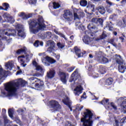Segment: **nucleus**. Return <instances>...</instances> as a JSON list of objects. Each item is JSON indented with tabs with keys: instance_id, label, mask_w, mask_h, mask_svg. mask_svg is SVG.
<instances>
[{
	"instance_id": "49530a36",
	"label": "nucleus",
	"mask_w": 126,
	"mask_h": 126,
	"mask_svg": "<svg viewBox=\"0 0 126 126\" xmlns=\"http://www.w3.org/2000/svg\"><path fill=\"white\" fill-rule=\"evenodd\" d=\"M107 36V32L105 31H103L101 35L100 36L99 39H105Z\"/></svg>"
},
{
	"instance_id": "69168bd1",
	"label": "nucleus",
	"mask_w": 126,
	"mask_h": 126,
	"mask_svg": "<svg viewBox=\"0 0 126 126\" xmlns=\"http://www.w3.org/2000/svg\"><path fill=\"white\" fill-rule=\"evenodd\" d=\"M3 125V120L0 119V126H2Z\"/></svg>"
},
{
	"instance_id": "c9c22d12",
	"label": "nucleus",
	"mask_w": 126,
	"mask_h": 126,
	"mask_svg": "<svg viewBox=\"0 0 126 126\" xmlns=\"http://www.w3.org/2000/svg\"><path fill=\"white\" fill-rule=\"evenodd\" d=\"M39 45H40V46H43L44 45V43H43V42L42 41L36 40L33 44V46H34V47H36V48H37V47H39Z\"/></svg>"
},
{
	"instance_id": "412c9836",
	"label": "nucleus",
	"mask_w": 126,
	"mask_h": 126,
	"mask_svg": "<svg viewBox=\"0 0 126 126\" xmlns=\"http://www.w3.org/2000/svg\"><path fill=\"white\" fill-rule=\"evenodd\" d=\"M59 75L61 77V80L63 83L64 84H65L66 83V76L65 75V73H64L63 72H59Z\"/></svg>"
},
{
	"instance_id": "4d7b16f0",
	"label": "nucleus",
	"mask_w": 126,
	"mask_h": 126,
	"mask_svg": "<svg viewBox=\"0 0 126 126\" xmlns=\"http://www.w3.org/2000/svg\"><path fill=\"white\" fill-rule=\"evenodd\" d=\"M97 18H94L92 19L91 22L94 23H97Z\"/></svg>"
},
{
	"instance_id": "603ef678",
	"label": "nucleus",
	"mask_w": 126,
	"mask_h": 126,
	"mask_svg": "<svg viewBox=\"0 0 126 126\" xmlns=\"http://www.w3.org/2000/svg\"><path fill=\"white\" fill-rule=\"evenodd\" d=\"M57 46L59 49H63V48L64 47V45L61 43L60 42L57 43Z\"/></svg>"
},
{
	"instance_id": "a211bd4d",
	"label": "nucleus",
	"mask_w": 126,
	"mask_h": 126,
	"mask_svg": "<svg viewBox=\"0 0 126 126\" xmlns=\"http://www.w3.org/2000/svg\"><path fill=\"white\" fill-rule=\"evenodd\" d=\"M3 18L7 19L10 23H14V22L15 21L14 18L10 16V15L7 13H4L3 15Z\"/></svg>"
},
{
	"instance_id": "f3484780",
	"label": "nucleus",
	"mask_w": 126,
	"mask_h": 126,
	"mask_svg": "<svg viewBox=\"0 0 126 126\" xmlns=\"http://www.w3.org/2000/svg\"><path fill=\"white\" fill-rule=\"evenodd\" d=\"M122 102V103L121 104L120 106L123 111H125V113H126V100H124V97H120L118 99V102L121 103Z\"/></svg>"
},
{
	"instance_id": "bb28decb",
	"label": "nucleus",
	"mask_w": 126,
	"mask_h": 126,
	"mask_svg": "<svg viewBox=\"0 0 126 126\" xmlns=\"http://www.w3.org/2000/svg\"><path fill=\"white\" fill-rule=\"evenodd\" d=\"M126 123V117L123 118L122 119L120 120V122H119L117 120H115V126H119L121 124H125Z\"/></svg>"
},
{
	"instance_id": "a19ab883",
	"label": "nucleus",
	"mask_w": 126,
	"mask_h": 126,
	"mask_svg": "<svg viewBox=\"0 0 126 126\" xmlns=\"http://www.w3.org/2000/svg\"><path fill=\"white\" fill-rule=\"evenodd\" d=\"M55 47L49 46L47 50V52H48L50 54L51 53H54L55 52Z\"/></svg>"
},
{
	"instance_id": "774afa93",
	"label": "nucleus",
	"mask_w": 126,
	"mask_h": 126,
	"mask_svg": "<svg viewBox=\"0 0 126 126\" xmlns=\"http://www.w3.org/2000/svg\"><path fill=\"white\" fill-rule=\"evenodd\" d=\"M92 68V65H90L88 68L89 71H91Z\"/></svg>"
},
{
	"instance_id": "7c9ffc66",
	"label": "nucleus",
	"mask_w": 126,
	"mask_h": 126,
	"mask_svg": "<svg viewBox=\"0 0 126 126\" xmlns=\"http://www.w3.org/2000/svg\"><path fill=\"white\" fill-rule=\"evenodd\" d=\"M83 14L82 13H74V19H80L81 17H83Z\"/></svg>"
},
{
	"instance_id": "79ce46f5",
	"label": "nucleus",
	"mask_w": 126,
	"mask_h": 126,
	"mask_svg": "<svg viewBox=\"0 0 126 126\" xmlns=\"http://www.w3.org/2000/svg\"><path fill=\"white\" fill-rule=\"evenodd\" d=\"M80 4L81 6L85 7L87 5V1L86 0H81L80 1Z\"/></svg>"
},
{
	"instance_id": "4468645a",
	"label": "nucleus",
	"mask_w": 126,
	"mask_h": 126,
	"mask_svg": "<svg viewBox=\"0 0 126 126\" xmlns=\"http://www.w3.org/2000/svg\"><path fill=\"white\" fill-rule=\"evenodd\" d=\"M63 17L64 19L67 20V21H72L73 19V15L72 13L70 12L69 10H65L64 13L63 14Z\"/></svg>"
},
{
	"instance_id": "f257e3e1",
	"label": "nucleus",
	"mask_w": 126,
	"mask_h": 126,
	"mask_svg": "<svg viewBox=\"0 0 126 126\" xmlns=\"http://www.w3.org/2000/svg\"><path fill=\"white\" fill-rule=\"evenodd\" d=\"M27 82L22 79L10 81L4 84V88L1 91V97H12L17 95V90L19 87H24Z\"/></svg>"
},
{
	"instance_id": "bf43d9fd",
	"label": "nucleus",
	"mask_w": 126,
	"mask_h": 126,
	"mask_svg": "<svg viewBox=\"0 0 126 126\" xmlns=\"http://www.w3.org/2000/svg\"><path fill=\"white\" fill-rule=\"evenodd\" d=\"M32 14H26V19H28V18H30V17H32Z\"/></svg>"
},
{
	"instance_id": "b1692460",
	"label": "nucleus",
	"mask_w": 126,
	"mask_h": 126,
	"mask_svg": "<svg viewBox=\"0 0 126 126\" xmlns=\"http://www.w3.org/2000/svg\"><path fill=\"white\" fill-rule=\"evenodd\" d=\"M32 64L35 67L37 70H38V71H43V67L41 65L38 64L36 61H33L32 62Z\"/></svg>"
},
{
	"instance_id": "09e8293b",
	"label": "nucleus",
	"mask_w": 126,
	"mask_h": 126,
	"mask_svg": "<svg viewBox=\"0 0 126 126\" xmlns=\"http://www.w3.org/2000/svg\"><path fill=\"white\" fill-rule=\"evenodd\" d=\"M8 113L10 118H11V119H12V120H13V116L12 115V110L11 109H9Z\"/></svg>"
},
{
	"instance_id": "423d86ee",
	"label": "nucleus",
	"mask_w": 126,
	"mask_h": 126,
	"mask_svg": "<svg viewBox=\"0 0 126 126\" xmlns=\"http://www.w3.org/2000/svg\"><path fill=\"white\" fill-rule=\"evenodd\" d=\"M116 62L118 63V70L121 73H124L126 70V65L124 64V60L121 57V56L116 55L115 56Z\"/></svg>"
},
{
	"instance_id": "680f3d73",
	"label": "nucleus",
	"mask_w": 126,
	"mask_h": 126,
	"mask_svg": "<svg viewBox=\"0 0 126 126\" xmlns=\"http://www.w3.org/2000/svg\"><path fill=\"white\" fill-rule=\"evenodd\" d=\"M85 95H86V94L85 93H84L83 94V95L81 96V99H83V98L84 99H86V97L84 96H85Z\"/></svg>"
},
{
	"instance_id": "ddd939ff",
	"label": "nucleus",
	"mask_w": 126,
	"mask_h": 126,
	"mask_svg": "<svg viewBox=\"0 0 126 126\" xmlns=\"http://www.w3.org/2000/svg\"><path fill=\"white\" fill-rule=\"evenodd\" d=\"M61 96H63V98L62 99L63 102V104L66 105V106H68V108H69L71 112L72 111V108H71V107L70 106V101H69V98L67 96L64 95V93H62V94H60Z\"/></svg>"
},
{
	"instance_id": "7ed1b4c3",
	"label": "nucleus",
	"mask_w": 126,
	"mask_h": 126,
	"mask_svg": "<svg viewBox=\"0 0 126 126\" xmlns=\"http://www.w3.org/2000/svg\"><path fill=\"white\" fill-rule=\"evenodd\" d=\"M17 55H20V54H24L22 56H20L18 57V61L19 63H20L21 65L23 67H25L27 64H24L25 63V61L26 63H28L29 61H30V59H32V57H33V54L31 53L30 51H27V48L26 47H24L23 48L19 49L17 51Z\"/></svg>"
},
{
	"instance_id": "f8f14e48",
	"label": "nucleus",
	"mask_w": 126,
	"mask_h": 126,
	"mask_svg": "<svg viewBox=\"0 0 126 126\" xmlns=\"http://www.w3.org/2000/svg\"><path fill=\"white\" fill-rule=\"evenodd\" d=\"M80 78V74L78 73V70L76 69L75 71L71 74L69 82L75 84V81L76 79H79Z\"/></svg>"
},
{
	"instance_id": "3c124183",
	"label": "nucleus",
	"mask_w": 126,
	"mask_h": 126,
	"mask_svg": "<svg viewBox=\"0 0 126 126\" xmlns=\"http://www.w3.org/2000/svg\"><path fill=\"white\" fill-rule=\"evenodd\" d=\"M3 118L4 119V124H8L9 123V120L7 119L6 116H4Z\"/></svg>"
},
{
	"instance_id": "58836bf2",
	"label": "nucleus",
	"mask_w": 126,
	"mask_h": 126,
	"mask_svg": "<svg viewBox=\"0 0 126 126\" xmlns=\"http://www.w3.org/2000/svg\"><path fill=\"white\" fill-rule=\"evenodd\" d=\"M87 7L91 9L92 11H95V6L94 4L89 3Z\"/></svg>"
},
{
	"instance_id": "4be33fe9",
	"label": "nucleus",
	"mask_w": 126,
	"mask_h": 126,
	"mask_svg": "<svg viewBox=\"0 0 126 126\" xmlns=\"http://www.w3.org/2000/svg\"><path fill=\"white\" fill-rule=\"evenodd\" d=\"M5 73H6V71L3 70V69H2V67H1V66H0V84H1V82H2V80H1V78H2V77H5V76H6Z\"/></svg>"
},
{
	"instance_id": "0eeeda50",
	"label": "nucleus",
	"mask_w": 126,
	"mask_h": 126,
	"mask_svg": "<svg viewBox=\"0 0 126 126\" xmlns=\"http://www.w3.org/2000/svg\"><path fill=\"white\" fill-rule=\"evenodd\" d=\"M95 60L98 63H109V59L104 56V53L102 52H98L96 53V57H95Z\"/></svg>"
},
{
	"instance_id": "c03bdc74",
	"label": "nucleus",
	"mask_w": 126,
	"mask_h": 126,
	"mask_svg": "<svg viewBox=\"0 0 126 126\" xmlns=\"http://www.w3.org/2000/svg\"><path fill=\"white\" fill-rule=\"evenodd\" d=\"M87 27L89 30H92L96 28V27H95V26H94L93 23L89 24Z\"/></svg>"
},
{
	"instance_id": "473e14b6",
	"label": "nucleus",
	"mask_w": 126,
	"mask_h": 126,
	"mask_svg": "<svg viewBox=\"0 0 126 126\" xmlns=\"http://www.w3.org/2000/svg\"><path fill=\"white\" fill-rule=\"evenodd\" d=\"M98 71L101 74H104V73H106V69L104 66H99Z\"/></svg>"
},
{
	"instance_id": "a18cd8bd",
	"label": "nucleus",
	"mask_w": 126,
	"mask_h": 126,
	"mask_svg": "<svg viewBox=\"0 0 126 126\" xmlns=\"http://www.w3.org/2000/svg\"><path fill=\"white\" fill-rule=\"evenodd\" d=\"M45 35L47 39H51V38H52V32H46Z\"/></svg>"
},
{
	"instance_id": "9d476101",
	"label": "nucleus",
	"mask_w": 126,
	"mask_h": 126,
	"mask_svg": "<svg viewBox=\"0 0 126 126\" xmlns=\"http://www.w3.org/2000/svg\"><path fill=\"white\" fill-rule=\"evenodd\" d=\"M30 81H32V82H35V84L36 88H37V90H42L44 88V82L41 81L40 79L35 78L32 77L30 79Z\"/></svg>"
},
{
	"instance_id": "f03ea898",
	"label": "nucleus",
	"mask_w": 126,
	"mask_h": 126,
	"mask_svg": "<svg viewBox=\"0 0 126 126\" xmlns=\"http://www.w3.org/2000/svg\"><path fill=\"white\" fill-rule=\"evenodd\" d=\"M30 25V32L32 34H37L41 30L43 31L46 29L44 24L43 17L39 16L37 20H30L28 22Z\"/></svg>"
},
{
	"instance_id": "6ab92c4d",
	"label": "nucleus",
	"mask_w": 126,
	"mask_h": 126,
	"mask_svg": "<svg viewBox=\"0 0 126 126\" xmlns=\"http://www.w3.org/2000/svg\"><path fill=\"white\" fill-rule=\"evenodd\" d=\"M93 40H94V37H90L88 35H86L83 38V41L86 45H89Z\"/></svg>"
},
{
	"instance_id": "a878e982",
	"label": "nucleus",
	"mask_w": 126,
	"mask_h": 126,
	"mask_svg": "<svg viewBox=\"0 0 126 126\" xmlns=\"http://www.w3.org/2000/svg\"><path fill=\"white\" fill-rule=\"evenodd\" d=\"M117 26L120 27H123V28H126V21L125 19H123V22L119 21L117 24Z\"/></svg>"
},
{
	"instance_id": "0e129e2a",
	"label": "nucleus",
	"mask_w": 126,
	"mask_h": 126,
	"mask_svg": "<svg viewBox=\"0 0 126 126\" xmlns=\"http://www.w3.org/2000/svg\"><path fill=\"white\" fill-rule=\"evenodd\" d=\"M106 2H107V3H108V4H109V5H113V3H112L111 1H109V0H107Z\"/></svg>"
},
{
	"instance_id": "13d9d810",
	"label": "nucleus",
	"mask_w": 126,
	"mask_h": 126,
	"mask_svg": "<svg viewBox=\"0 0 126 126\" xmlns=\"http://www.w3.org/2000/svg\"><path fill=\"white\" fill-rule=\"evenodd\" d=\"M17 112L19 113L20 115H22V113H23V109H19L17 110Z\"/></svg>"
},
{
	"instance_id": "37998d69",
	"label": "nucleus",
	"mask_w": 126,
	"mask_h": 126,
	"mask_svg": "<svg viewBox=\"0 0 126 126\" xmlns=\"http://www.w3.org/2000/svg\"><path fill=\"white\" fill-rule=\"evenodd\" d=\"M61 7V5L58 2H53V8L54 9H57V8H60Z\"/></svg>"
},
{
	"instance_id": "864d4df0",
	"label": "nucleus",
	"mask_w": 126,
	"mask_h": 126,
	"mask_svg": "<svg viewBox=\"0 0 126 126\" xmlns=\"http://www.w3.org/2000/svg\"><path fill=\"white\" fill-rule=\"evenodd\" d=\"M96 23H99L100 25H102V24H103V19L101 18H97Z\"/></svg>"
},
{
	"instance_id": "c85d7f7f",
	"label": "nucleus",
	"mask_w": 126,
	"mask_h": 126,
	"mask_svg": "<svg viewBox=\"0 0 126 126\" xmlns=\"http://www.w3.org/2000/svg\"><path fill=\"white\" fill-rule=\"evenodd\" d=\"M74 50L76 55L78 56V58H81V56H82V53H81L80 49L77 47H75Z\"/></svg>"
},
{
	"instance_id": "20e7f679",
	"label": "nucleus",
	"mask_w": 126,
	"mask_h": 126,
	"mask_svg": "<svg viewBox=\"0 0 126 126\" xmlns=\"http://www.w3.org/2000/svg\"><path fill=\"white\" fill-rule=\"evenodd\" d=\"M83 116V117L81 119V123L83 126H93V113L91 111L86 109Z\"/></svg>"
},
{
	"instance_id": "052dcab7",
	"label": "nucleus",
	"mask_w": 126,
	"mask_h": 126,
	"mask_svg": "<svg viewBox=\"0 0 126 126\" xmlns=\"http://www.w3.org/2000/svg\"><path fill=\"white\" fill-rule=\"evenodd\" d=\"M65 126H71V123L69 122H66L65 124Z\"/></svg>"
},
{
	"instance_id": "5fc2aeb1",
	"label": "nucleus",
	"mask_w": 126,
	"mask_h": 126,
	"mask_svg": "<svg viewBox=\"0 0 126 126\" xmlns=\"http://www.w3.org/2000/svg\"><path fill=\"white\" fill-rule=\"evenodd\" d=\"M5 114H6V110H5L4 108H3L1 111V115L3 116V117L5 116Z\"/></svg>"
},
{
	"instance_id": "de8ad7c7",
	"label": "nucleus",
	"mask_w": 126,
	"mask_h": 126,
	"mask_svg": "<svg viewBox=\"0 0 126 126\" xmlns=\"http://www.w3.org/2000/svg\"><path fill=\"white\" fill-rule=\"evenodd\" d=\"M28 1L30 4H33L35 5V4L37 3V0H28Z\"/></svg>"
},
{
	"instance_id": "6e6552de",
	"label": "nucleus",
	"mask_w": 126,
	"mask_h": 126,
	"mask_svg": "<svg viewBox=\"0 0 126 126\" xmlns=\"http://www.w3.org/2000/svg\"><path fill=\"white\" fill-rule=\"evenodd\" d=\"M102 105H104L105 108L107 110H112V108L115 111L117 110V105H115V103L113 102H109V99H104L101 101Z\"/></svg>"
},
{
	"instance_id": "8fccbe9b",
	"label": "nucleus",
	"mask_w": 126,
	"mask_h": 126,
	"mask_svg": "<svg viewBox=\"0 0 126 126\" xmlns=\"http://www.w3.org/2000/svg\"><path fill=\"white\" fill-rule=\"evenodd\" d=\"M83 109V106L80 105H77L76 107V111H81Z\"/></svg>"
},
{
	"instance_id": "72a5a7b5",
	"label": "nucleus",
	"mask_w": 126,
	"mask_h": 126,
	"mask_svg": "<svg viewBox=\"0 0 126 126\" xmlns=\"http://www.w3.org/2000/svg\"><path fill=\"white\" fill-rule=\"evenodd\" d=\"M2 5L3 7H5V8L0 6V10H7V9H8V7H9V5L7 3H3Z\"/></svg>"
},
{
	"instance_id": "39448f33",
	"label": "nucleus",
	"mask_w": 126,
	"mask_h": 126,
	"mask_svg": "<svg viewBox=\"0 0 126 126\" xmlns=\"http://www.w3.org/2000/svg\"><path fill=\"white\" fill-rule=\"evenodd\" d=\"M17 32L15 30L6 29L0 30V38H2V40H6L7 44L11 43V38L9 39L10 36H16Z\"/></svg>"
},
{
	"instance_id": "e433bc0d",
	"label": "nucleus",
	"mask_w": 126,
	"mask_h": 126,
	"mask_svg": "<svg viewBox=\"0 0 126 126\" xmlns=\"http://www.w3.org/2000/svg\"><path fill=\"white\" fill-rule=\"evenodd\" d=\"M113 81H114L113 78H109L106 80L105 82V84L106 85H111V84H112Z\"/></svg>"
},
{
	"instance_id": "c756f323",
	"label": "nucleus",
	"mask_w": 126,
	"mask_h": 126,
	"mask_svg": "<svg viewBox=\"0 0 126 126\" xmlns=\"http://www.w3.org/2000/svg\"><path fill=\"white\" fill-rule=\"evenodd\" d=\"M106 28L108 29L109 31H112L113 28V24H112V22H110L106 23L105 25V29H106Z\"/></svg>"
},
{
	"instance_id": "f704fd0d",
	"label": "nucleus",
	"mask_w": 126,
	"mask_h": 126,
	"mask_svg": "<svg viewBox=\"0 0 126 126\" xmlns=\"http://www.w3.org/2000/svg\"><path fill=\"white\" fill-rule=\"evenodd\" d=\"M97 10L99 11L100 14H104L105 12H106V10H105V8H103V6H100L97 8Z\"/></svg>"
},
{
	"instance_id": "aec40b11",
	"label": "nucleus",
	"mask_w": 126,
	"mask_h": 126,
	"mask_svg": "<svg viewBox=\"0 0 126 126\" xmlns=\"http://www.w3.org/2000/svg\"><path fill=\"white\" fill-rule=\"evenodd\" d=\"M5 69L8 70H11L13 66H14V62L13 61H9L5 63Z\"/></svg>"
},
{
	"instance_id": "338daca9",
	"label": "nucleus",
	"mask_w": 126,
	"mask_h": 126,
	"mask_svg": "<svg viewBox=\"0 0 126 126\" xmlns=\"http://www.w3.org/2000/svg\"><path fill=\"white\" fill-rule=\"evenodd\" d=\"M55 58L57 60H60V55H55Z\"/></svg>"
},
{
	"instance_id": "393cba45",
	"label": "nucleus",
	"mask_w": 126,
	"mask_h": 126,
	"mask_svg": "<svg viewBox=\"0 0 126 126\" xmlns=\"http://www.w3.org/2000/svg\"><path fill=\"white\" fill-rule=\"evenodd\" d=\"M75 27H78V29L82 30V31H84V30H85V28L82 25V23L80 22H76Z\"/></svg>"
},
{
	"instance_id": "5701e85b",
	"label": "nucleus",
	"mask_w": 126,
	"mask_h": 126,
	"mask_svg": "<svg viewBox=\"0 0 126 126\" xmlns=\"http://www.w3.org/2000/svg\"><path fill=\"white\" fill-rule=\"evenodd\" d=\"M117 41H118V39L116 40L114 39H111L109 41V43H110V44H111V45H112L116 49H118V48H120L121 43H119L118 45H117V43L116 42Z\"/></svg>"
},
{
	"instance_id": "6e6d98bb",
	"label": "nucleus",
	"mask_w": 126,
	"mask_h": 126,
	"mask_svg": "<svg viewBox=\"0 0 126 126\" xmlns=\"http://www.w3.org/2000/svg\"><path fill=\"white\" fill-rule=\"evenodd\" d=\"M74 68H75V67H70L67 69V71H68V72H71V71L74 70Z\"/></svg>"
},
{
	"instance_id": "1a4fd4ad",
	"label": "nucleus",
	"mask_w": 126,
	"mask_h": 126,
	"mask_svg": "<svg viewBox=\"0 0 126 126\" xmlns=\"http://www.w3.org/2000/svg\"><path fill=\"white\" fill-rule=\"evenodd\" d=\"M15 27L18 30V36L24 39V38L26 37V34L25 33V31H24V27L21 24H15Z\"/></svg>"
},
{
	"instance_id": "ea45409f",
	"label": "nucleus",
	"mask_w": 126,
	"mask_h": 126,
	"mask_svg": "<svg viewBox=\"0 0 126 126\" xmlns=\"http://www.w3.org/2000/svg\"><path fill=\"white\" fill-rule=\"evenodd\" d=\"M18 16H19V17H21L23 19H26L27 18L26 14H25V13H24V12L19 13Z\"/></svg>"
},
{
	"instance_id": "cd10ccee",
	"label": "nucleus",
	"mask_w": 126,
	"mask_h": 126,
	"mask_svg": "<svg viewBox=\"0 0 126 126\" xmlns=\"http://www.w3.org/2000/svg\"><path fill=\"white\" fill-rule=\"evenodd\" d=\"M55 70H50L49 72L47 73V76L48 78H53L55 77Z\"/></svg>"
},
{
	"instance_id": "9b49d317",
	"label": "nucleus",
	"mask_w": 126,
	"mask_h": 126,
	"mask_svg": "<svg viewBox=\"0 0 126 126\" xmlns=\"http://www.w3.org/2000/svg\"><path fill=\"white\" fill-rule=\"evenodd\" d=\"M57 61H56L55 59L49 56H46L45 58L42 59V63H43L46 66H49V65H50V63L51 64L55 63Z\"/></svg>"
},
{
	"instance_id": "dca6fc26",
	"label": "nucleus",
	"mask_w": 126,
	"mask_h": 126,
	"mask_svg": "<svg viewBox=\"0 0 126 126\" xmlns=\"http://www.w3.org/2000/svg\"><path fill=\"white\" fill-rule=\"evenodd\" d=\"M82 90H83V88L81 87V85L77 84V86L73 90L74 94L75 96H79L80 94L82 93Z\"/></svg>"
},
{
	"instance_id": "e2e57ef3",
	"label": "nucleus",
	"mask_w": 126,
	"mask_h": 126,
	"mask_svg": "<svg viewBox=\"0 0 126 126\" xmlns=\"http://www.w3.org/2000/svg\"><path fill=\"white\" fill-rule=\"evenodd\" d=\"M123 36H121L119 37V39H120V40H122V42H123V40H125V38H124V37H125V35L123 34Z\"/></svg>"
},
{
	"instance_id": "2eb2a0df",
	"label": "nucleus",
	"mask_w": 126,
	"mask_h": 126,
	"mask_svg": "<svg viewBox=\"0 0 126 126\" xmlns=\"http://www.w3.org/2000/svg\"><path fill=\"white\" fill-rule=\"evenodd\" d=\"M50 103L52 108H53L55 111H60V110H61V105H60L59 102L57 101L53 100L50 101Z\"/></svg>"
},
{
	"instance_id": "2f4dec72",
	"label": "nucleus",
	"mask_w": 126,
	"mask_h": 126,
	"mask_svg": "<svg viewBox=\"0 0 126 126\" xmlns=\"http://www.w3.org/2000/svg\"><path fill=\"white\" fill-rule=\"evenodd\" d=\"M46 47H56L55 42L52 40H48L46 42Z\"/></svg>"
},
{
	"instance_id": "4c0bfd02",
	"label": "nucleus",
	"mask_w": 126,
	"mask_h": 126,
	"mask_svg": "<svg viewBox=\"0 0 126 126\" xmlns=\"http://www.w3.org/2000/svg\"><path fill=\"white\" fill-rule=\"evenodd\" d=\"M54 31L55 32V33H56V34H57V35H59V36H60V37H62V38H64V39H65V40H67L66 37H65V36L63 34L60 32H58V31H56V30H54Z\"/></svg>"
}]
</instances>
